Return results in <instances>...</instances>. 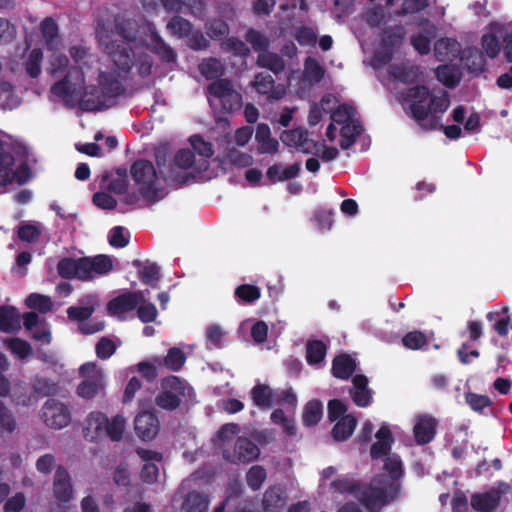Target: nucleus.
<instances>
[{
	"label": "nucleus",
	"mask_w": 512,
	"mask_h": 512,
	"mask_svg": "<svg viewBox=\"0 0 512 512\" xmlns=\"http://www.w3.org/2000/svg\"><path fill=\"white\" fill-rule=\"evenodd\" d=\"M437 79L447 88H455L460 82V76L451 66L444 64L436 69Z\"/></svg>",
	"instance_id": "nucleus-50"
},
{
	"label": "nucleus",
	"mask_w": 512,
	"mask_h": 512,
	"mask_svg": "<svg viewBox=\"0 0 512 512\" xmlns=\"http://www.w3.org/2000/svg\"><path fill=\"white\" fill-rule=\"evenodd\" d=\"M389 74L401 83L414 84L421 80L423 71L417 64L399 63L390 66Z\"/></svg>",
	"instance_id": "nucleus-17"
},
{
	"label": "nucleus",
	"mask_w": 512,
	"mask_h": 512,
	"mask_svg": "<svg viewBox=\"0 0 512 512\" xmlns=\"http://www.w3.org/2000/svg\"><path fill=\"white\" fill-rule=\"evenodd\" d=\"M186 45L194 51L206 50L210 46V41L205 37L200 29H191V34L186 36Z\"/></svg>",
	"instance_id": "nucleus-57"
},
{
	"label": "nucleus",
	"mask_w": 512,
	"mask_h": 512,
	"mask_svg": "<svg viewBox=\"0 0 512 512\" xmlns=\"http://www.w3.org/2000/svg\"><path fill=\"white\" fill-rule=\"evenodd\" d=\"M501 501V494L495 489L485 493H474L471 496V507L478 512H493Z\"/></svg>",
	"instance_id": "nucleus-21"
},
{
	"label": "nucleus",
	"mask_w": 512,
	"mask_h": 512,
	"mask_svg": "<svg viewBox=\"0 0 512 512\" xmlns=\"http://www.w3.org/2000/svg\"><path fill=\"white\" fill-rule=\"evenodd\" d=\"M437 420L430 415H419L413 427V434L418 445H426L436 435Z\"/></svg>",
	"instance_id": "nucleus-16"
},
{
	"label": "nucleus",
	"mask_w": 512,
	"mask_h": 512,
	"mask_svg": "<svg viewBox=\"0 0 512 512\" xmlns=\"http://www.w3.org/2000/svg\"><path fill=\"white\" fill-rule=\"evenodd\" d=\"M82 380L76 388L77 395L90 400L105 390V377L103 370L95 362H86L79 368Z\"/></svg>",
	"instance_id": "nucleus-9"
},
{
	"label": "nucleus",
	"mask_w": 512,
	"mask_h": 512,
	"mask_svg": "<svg viewBox=\"0 0 512 512\" xmlns=\"http://www.w3.org/2000/svg\"><path fill=\"white\" fill-rule=\"evenodd\" d=\"M40 31L47 44H52L58 37V25L51 17L45 18L40 23Z\"/></svg>",
	"instance_id": "nucleus-64"
},
{
	"label": "nucleus",
	"mask_w": 512,
	"mask_h": 512,
	"mask_svg": "<svg viewBox=\"0 0 512 512\" xmlns=\"http://www.w3.org/2000/svg\"><path fill=\"white\" fill-rule=\"evenodd\" d=\"M377 441L371 445L370 456L372 459L387 457L390 453L394 438L388 426L382 425L376 432Z\"/></svg>",
	"instance_id": "nucleus-20"
},
{
	"label": "nucleus",
	"mask_w": 512,
	"mask_h": 512,
	"mask_svg": "<svg viewBox=\"0 0 512 512\" xmlns=\"http://www.w3.org/2000/svg\"><path fill=\"white\" fill-rule=\"evenodd\" d=\"M26 305L30 309L39 311L40 313H48L53 309V302L49 296L31 293L25 300Z\"/></svg>",
	"instance_id": "nucleus-48"
},
{
	"label": "nucleus",
	"mask_w": 512,
	"mask_h": 512,
	"mask_svg": "<svg viewBox=\"0 0 512 512\" xmlns=\"http://www.w3.org/2000/svg\"><path fill=\"white\" fill-rule=\"evenodd\" d=\"M330 488L340 494H354L356 496L361 488V483L349 476H344L333 480Z\"/></svg>",
	"instance_id": "nucleus-41"
},
{
	"label": "nucleus",
	"mask_w": 512,
	"mask_h": 512,
	"mask_svg": "<svg viewBox=\"0 0 512 512\" xmlns=\"http://www.w3.org/2000/svg\"><path fill=\"white\" fill-rule=\"evenodd\" d=\"M460 52V43L452 38H440L434 44V55L440 62L453 61Z\"/></svg>",
	"instance_id": "nucleus-25"
},
{
	"label": "nucleus",
	"mask_w": 512,
	"mask_h": 512,
	"mask_svg": "<svg viewBox=\"0 0 512 512\" xmlns=\"http://www.w3.org/2000/svg\"><path fill=\"white\" fill-rule=\"evenodd\" d=\"M353 388L350 395L358 407H367L371 403L372 391L368 388V378L365 375L358 374L352 379Z\"/></svg>",
	"instance_id": "nucleus-23"
},
{
	"label": "nucleus",
	"mask_w": 512,
	"mask_h": 512,
	"mask_svg": "<svg viewBox=\"0 0 512 512\" xmlns=\"http://www.w3.org/2000/svg\"><path fill=\"white\" fill-rule=\"evenodd\" d=\"M33 390L37 395L53 397L60 393V386L48 378H37L33 385Z\"/></svg>",
	"instance_id": "nucleus-52"
},
{
	"label": "nucleus",
	"mask_w": 512,
	"mask_h": 512,
	"mask_svg": "<svg viewBox=\"0 0 512 512\" xmlns=\"http://www.w3.org/2000/svg\"><path fill=\"white\" fill-rule=\"evenodd\" d=\"M162 6L167 12H181L186 7L189 13L198 18L203 19L205 16L206 5L203 0H160Z\"/></svg>",
	"instance_id": "nucleus-19"
},
{
	"label": "nucleus",
	"mask_w": 512,
	"mask_h": 512,
	"mask_svg": "<svg viewBox=\"0 0 512 512\" xmlns=\"http://www.w3.org/2000/svg\"><path fill=\"white\" fill-rule=\"evenodd\" d=\"M323 416V404L318 399L308 401L303 409L302 422L307 427L316 426Z\"/></svg>",
	"instance_id": "nucleus-34"
},
{
	"label": "nucleus",
	"mask_w": 512,
	"mask_h": 512,
	"mask_svg": "<svg viewBox=\"0 0 512 512\" xmlns=\"http://www.w3.org/2000/svg\"><path fill=\"white\" fill-rule=\"evenodd\" d=\"M221 48L234 56L246 58L250 54L249 47L237 37H228L221 42Z\"/></svg>",
	"instance_id": "nucleus-51"
},
{
	"label": "nucleus",
	"mask_w": 512,
	"mask_h": 512,
	"mask_svg": "<svg viewBox=\"0 0 512 512\" xmlns=\"http://www.w3.org/2000/svg\"><path fill=\"white\" fill-rule=\"evenodd\" d=\"M429 99H420L418 101H413L409 105L412 117L419 122V124L425 130H434L436 128V120L435 117L431 118L429 121L425 122L429 116V107H428Z\"/></svg>",
	"instance_id": "nucleus-29"
},
{
	"label": "nucleus",
	"mask_w": 512,
	"mask_h": 512,
	"mask_svg": "<svg viewBox=\"0 0 512 512\" xmlns=\"http://www.w3.org/2000/svg\"><path fill=\"white\" fill-rule=\"evenodd\" d=\"M20 328L18 310L12 306H0V330L6 333Z\"/></svg>",
	"instance_id": "nucleus-35"
},
{
	"label": "nucleus",
	"mask_w": 512,
	"mask_h": 512,
	"mask_svg": "<svg viewBox=\"0 0 512 512\" xmlns=\"http://www.w3.org/2000/svg\"><path fill=\"white\" fill-rule=\"evenodd\" d=\"M327 352V347L321 340H312L306 346V360L309 364L321 363Z\"/></svg>",
	"instance_id": "nucleus-45"
},
{
	"label": "nucleus",
	"mask_w": 512,
	"mask_h": 512,
	"mask_svg": "<svg viewBox=\"0 0 512 512\" xmlns=\"http://www.w3.org/2000/svg\"><path fill=\"white\" fill-rule=\"evenodd\" d=\"M256 65L261 68H266L276 75L285 69L284 60L277 53L270 52L269 50L258 54Z\"/></svg>",
	"instance_id": "nucleus-36"
},
{
	"label": "nucleus",
	"mask_w": 512,
	"mask_h": 512,
	"mask_svg": "<svg viewBox=\"0 0 512 512\" xmlns=\"http://www.w3.org/2000/svg\"><path fill=\"white\" fill-rule=\"evenodd\" d=\"M361 131L362 126L358 121H350L343 124L340 129V147L343 150L349 149L356 142Z\"/></svg>",
	"instance_id": "nucleus-37"
},
{
	"label": "nucleus",
	"mask_w": 512,
	"mask_h": 512,
	"mask_svg": "<svg viewBox=\"0 0 512 512\" xmlns=\"http://www.w3.org/2000/svg\"><path fill=\"white\" fill-rule=\"evenodd\" d=\"M400 488V482L389 480L387 475L380 474L368 485H361L356 498L368 512H380L384 506L397 499Z\"/></svg>",
	"instance_id": "nucleus-4"
},
{
	"label": "nucleus",
	"mask_w": 512,
	"mask_h": 512,
	"mask_svg": "<svg viewBox=\"0 0 512 512\" xmlns=\"http://www.w3.org/2000/svg\"><path fill=\"white\" fill-rule=\"evenodd\" d=\"M234 296L238 302L250 304L261 297V290L256 285L241 284L234 290Z\"/></svg>",
	"instance_id": "nucleus-43"
},
{
	"label": "nucleus",
	"mask_w": 512,
	"mask_h": 512,
	"mask_svg": "<svg viewBox=\"0 0 512 512\" xmlns=\"http://www.w3.org/2000/svg\"><path fill=\"white\" fill-rule=\"evenodd\" d=\"M15 159L13 155H4L0 160V186H7L13 183L12 168Z\"/></svg>",
	"instance_id": "nucleus-60"
},
{
	"label": "nucleus",
	"mask_w": 512,
	"mask_h": 512,
	"mask_svg": "<svg viewBox=\"0 0 512 512\" xmlns=\"http://www.w3.org/2000/svg\"><path fill=\"white\" fill-rule=\"evenodd\" d=\"M465 400L470 408L475 412H482L485 408H488L493 404L492 400L488 396L474 392L465 393Z\"/></svg>",
	"instance_id": "nucleus-59"
},
{
	"label": "nucleus",
	"mask_w": 512,
	"mask_h": 512,
	"mask_svg": "<svg viewBox=\"0 0 512 512\" xmlns=\"http://www.w3.org/2000/svg\"><path fill=\"white\" fill-rule=\"evenodd\" d=\"M132 265L138 269V277L142 283L153 288L157 286L160 279V267L156 263H143L136 259L132 261Z\"/></svg>",
	"instance_id": "nucleus-26"
},
{
	"label": "nucleus",
	"mask_w": 512,
	"mask_h": 512,
	"mask_svg": "<svg viewBox=\"0 0 512 512\" xmlns=\"http://www.w3.org/2000/svg\"><path fill=\"white\" fill-rule=\"evenodd\" d=\"M162 362L168 370L177 372L184 366L186 355L180 348L171 347Z\"/></svg>",
	"instance_id": "nucleus-47"
},
{
	"label": "nucleus",
	"mask_w": 512,
	"mask_h": 512,
	"mask_svg": "<svg viewBox=\"0 0 512 512\" xmlns=\"http://www.w3.org/2000/svg\"><path fill=\"white\" fill-rule=\"evenodd\" d=\"M195 154L188 148L179 149L172 161H169L167 171H162V178L169 185L182 186L195 179L188 170L193 166Z\"/></svg>",
	"instance_id": "nucleus-7"
},
{
	"label": "nucleus",
	"mask_w": 512,
	"mask_h": 512,
	"mask_svg": "<svg viewBox=\"0 0 512 512\" xmlns=\"http://www.w3.org/2000/svg\"><path fill=\"white\" fill-rule=\"evenodd\" d=\"M73 75L80 82H83L82 71L77 67H73L68 70L63 79L52 85L51 93L64 99L66 102L79 101L80 108L83 111H101L111 106L109 104L110 100L101 87L95 85L87 86L82 95L80 84L72 83L70 80V77Z\"/></svg>",
	"instance_id": "nucleus-2"
},
{
	"label": "nucleus",
	"mask_w": 512,
	"mask_h": 512,
	"mask_svg": "<svg viewBox=\"0 0 512 512\" xmlns=\"http://www.w3.org/2000/svg\"><path fill=\"white\" fill-rule=\"evenodd\" d=\"M259 447L249 438L240 437L236 440L234 445V459L233 462L249 463L259 457Z\"/></svg>",
	"instance_id": "nucleus-22"
},
{
	"label": "nucleus",
	"mask_w": 512,
	"mask_h": 512,
	"mask_svg": "<svg viewBox=\"0 0 512 512\" xmlns=\"http://www.w3.org/2000/svg\"><path fill=\"white\" fill-rule=\"evenodd\" d=\"M8 347L11 352L20 359H26L32 355L31 345L27 341L20 338L10 339L8 342Z\"/></svg>",
	"instance_id": "nucleus-63"
},
{
	"label": "nucleus",
	"mask_w": 512,
	"mask_h": 512,
	"mask_svg": "<svg viewBox=\"0 0 512 512\" xmlns=\"http://www.w3.org/2000/svg\"><path fill=\"white\" fill-rule=\"evenodd\" d=\"M463 60L466 66L473 72L484 70L485 60L482 53L476 48H468L463 52Z\"/></svg>",
	"instance_id": "nucleus-54"
},
{
	"label": "nucleus",
	"mask_w": 512,
	"mask_h": 512,
	"mask_svg": "<svg viewBox=\"0 0 512 512\" xmlns=\"http://www.w3.org/2000/svg\"><path fill=\"white\" fill-rule=\"evenodd\" d=\"M41 233V227L38 223L22 222L17 228V237L27 243L37 242Z\"/></svg>",
	"instance_id": "nucleus-44"
},
{
	"label": "nucleus",
	"mask_w": 512,
	"mask_h": 512,
	"mask_svg": "<svg viewBox=\"0 0 512 512\" xmlns=\"http://www.w3.org/2000/svg\"><path fill=\"white\" fill-rule=\"evenodd\" d=\"M384 469L389 473V480L399 482L403 476V464L399 455L392 453L384 459Z\"/></svg>",
	"instance_id": "nucleus-53"
},
{
	"label": "nucleus",
	"mask_w": 512,
	"mask_h": 512,
	"mask_svg": "<svg viewBox=\"0 0 512 512\" xmlns=\"http://www.w3.org/2000/svg\"><path fill=\"white\" fill-rule=\"evenodd\" d=\"M250 395L254 405L262 410L270 409L274 405L275 391L266 384H256Z\"/></svg>",
	"instance_id": "nucleus-27"
},
{
	"label": "nucleus",
	"mask_w": 512,
	"mask_h": 512,
	"mask_svg": "<svg viewBox=\"0 0 512 512\" xmlns=\"http://www.w3.org/2000/svg\"><path fill=\"white\" fill-rule=\"evenodd\" d=\"M113 27L98 24L96 35L102 51L110 58L118 75L126 78L133 67L134 47L142 43L164 64H175L177 52L158 34L154 27H149V40L142 42L141 25L134 19L122 15L114 17Z\"/></svg>",
	"instance_id": "nucleus-1"
},
{
	"label": "nucleus",
	"mask_w": 512,
	"mask_h": 512,
	"mask_svg": "<svg viewBox=\"0 0 512 512\" xmlns=\"http://www.w3.org/2000/svg\"><path fill=\"white\" fill-rule=\"evenodd\" d=\"M244 38L245 41L251 45L253 51L258 54L268 51L270 47L269 38L255 28H249L246 31Z\"/></svg>",
	"instance_id": "nucleus-38"
},
{
	"label": "nucleus",
	"mask_w": 512,
	"mask_h": 512,
	"mask_svg": "<svg viewBox=\"0 0 512 512\" xmlns=\"http://www.w3.org/2000/svg\"><path fill=\"white\" fill-rule=\"evenodd\" d=\"M252 85L258 93L266 95L271 100H280L286 94L282 85L275 86V80L268 72L256 74Z\"/></svg>",
	"instance_id": "nucleus-14"
},
{
	"label": "nucleus",
	"mask_w": 512,
	"mask_h": 512,
	"mask_svg": "<svg viewBox=\"0 0 512 512\" xmlns=\"http://www.w3.org/2000/svg\"><path fill=\"white\" fill-rule=\"evenodd\" d=\"M403 345L411 350H418L427 343L426 335L421 331L408 332L402 338Z\"/></svg>",
	"instance_id": "nucleus-62"
},
{
	"label": "nucleus",
	"mask_w": 512,
	"mask_h": 512,
	"mask_svg": "<svg viewBox=\"0 0 512 512\" xmlns=\"http://www.w3.org/2000/svg\"><path fill=\"white\" fill-rule=\"evenodd\" d=\"M356 369L355 360L348 354H340L333 359L332 375L335 378L347 380Z\"/></svg>",
	"instance_id": "nucleus-28"
},
{
	"label": "nucleus",
	"mask_w": 512,
	"mask_h": 512,
	"mask_svg": "<svg viewBox=\"0 0 512 512\" xmlns=\"http://www.w3.org/2000/svg\"><path fill=\"white\" fill-rule=\"evenodd\" d=\"M44 423L52 429H62L71 422L69 407L55 398H49L41 409Z\"/></svg>",
	"instance_id": "nucleus-12"
},
{
	"label": "nucleus",
	"mask_w": 512,
	"mask_h": 512,
	"mask_svg": "<svg viewBox=\"0 0 512 512\" xmlns=\"http://www.w3.org/2000/svg\"><path fill=\"white\" fill-rule=\"evenodd\" d=\"M17 428L13 412L0 401V438L10 436Z\"/></svg>",
	"instance_id": "nucleus-39"
},
{
	"label": "nucleus",
	"mask_w": 512,
	"mask_h": 512,
	"mask_svg": "<svg viewBox=\"0 0 512 512\" xmlns=\"http://www.w3.org/2000/svg\"><path fill=\"white\" fill-rule=\"evenodd\" d=\"M255 140L258 143L259 154L274 155L278 152L279 142L271 137L270 127L265 123H259L256 127Z\"/></svg>",
	"instance_id": "nucleus-24"
},
{
	"label": "nucleus",
	"mask_w": 512,
	"mask_h": 512,
	"mask_svg": "<svg viewBox=\"0 0 512 512\" xmlns=\"http://www.w3.org/2000/svg\"><path fill=\"white\" fill-rule=\"evenodd\" d=\"M207 35L213 40H221L229 34L228 24L219 18L210 19L205 23Z\"/></svg>",
	"instance_id": "nucleus-49"
},
{
	"label": "nucleus",
	"mask_w": 512,
	"mask_h": 512,
	"mask_svg": "<svg viewBox=\"0 0 512 512\" xmlns=\"http://www.w3.org/2000/svg\"><path fill=\"white\" fill-rule=\"evenodd\" d=\"M53 493L59 502H69L73 497V488L68 471L59 466L56 469L53 481Z\"/></svg>",
	"instance_id": "nucleus-18"
},
{
	"label": "nucleus",
	"mask_w": 512,
	"mask_h": 512,
	"mask_svg": "<svg viewBox=\"0 0 512 512\" xmlns=\"http://www.w3.org/2000/svg\"><path fill=\"white\" fill-rule=\"evenodd\" d=\"M193 150L202 157L211 158L214 155V149L211 142L206 141L201 135L195 134L189 138Z\"/></svg>",
	"instance_id": "nucleus-58"
},
{
	"label": "nucleus",
	"mask_w": 512,
	"mask_h": 512,
	"mask_svg": "<svg viewBox=\"0 0 512 512\" xmlns=\"http://www.w3.org/2000/svg\"><path fill=\"white\" fill-rule=\"evenodd\" d=\"M266 477L267 472L265 468L260 465H254L246 473V482L251 490L257 491L263 485Z\"/></svg>",
	"instance_id": "nucleus-55"
},
{
	"label": "nucleus",
	"mask_w": 512,
	"mask_h": 512,
	"mask_svg": "<svg viewBox=\"0 0 512 512\" xmlns=\"http://www.w3.org/2000/svg\"><path fill=\"white\" fill-rule=\"evenodd\" d=\"M209 497L203 493L189 492L182 503L185 512H207L209 507Z\"/></svg>",
	"instance_id": "nucleus-32"
},
{
	"label": "nucleus",
	"mask_w": 512,
	"mask_h": 512,
	"mask_svg": "<svg viewBox=\"0 0 512 512\" xmlns=\"http://www.w3.org/2000/svg\"><path fill=\"white\" fill-rule=\"evenodd\" d=\"M357 425V420L353 415H346L337 420L331 430L334 441L343 442L348 440L353 434Z\"/></svg>",
	"instance_id": "nucleus-30"
},
{
	"label": "nucleus",
	"mask_w": 512,
	"mask_h": 512,
	"mask_svg": "<svg viewBox=\"0 0 512 512\" xmlns=\"http://www.w3.org/2000/svg\"><path fill=\"white\" fill-rule=\"evenodd\" d=\"M130 174L142 197L151 202L163 198V188L157 182V171L151 161L136 160L130 167Z\"/></svg>",
	"instance_id": "nucleus-6"
},
{
	"label": "nucleus",
	"mask_w": 512,
	"mask_h": 512,
	"mask_svg": "<svg viewBox=\"0 0 512 512\" xmlns=\"http://www.w3.org/2000/svg\"><path fill=\"white\" fill-rule=\"evenodd\" d=\"M100 87L110 101L124 92V87L120 80L110 73L101 72L99 74Z\"/></svg>",
	"instance_id": "nucleus-33"
},
{
	"label": "nucleus",
	"mask_w": 512,
	"mask_h": 512,
	"mask_svg": "<svg viewBox=\"0 0 512 512\" xmlns=\"http://www.w3.org/2000/svg\"><path fill=\"white\" fill-rule=\"evenodd\" d=\"M226 157L229 163L239 168H246L253 164V157L248 154L231 148L227 151Z\"/></svg>",
	"instance_id": "nucleus-61"
},
{
	"label": "nucleus",
	"mask_w": 512,
	"mask_h": 512,
	"mask_svg": "<svg viewBox=\"0 0 512 512\" xmlns=\"http://www.w3.org/2000/svg\"><path fill=\"white\" fill-rule=\"evenodd\" d=\"M325 74L324 68L312 57L306 58L304 62V76L311 84L319 83Z\"/></svg>",
	"instance_id": "nucleus-46"
},
{
	"label": "nucleus",
	"mask_w": 512,
	"mask_h": 512,
	"mask_svg": "<svg viewBox=\"0 0 512 512\" xmlns=\"http://www.w3.org/2000/svg\"><path fill=\"white\" fill-rule=\"evenodd\" d=\"M284 504L285 498L280 486L274 485L266 489L262 499V506L265 512H277Z\"/></svg>",
	"instance_id": "nucleus-31"
},
{
	"label": "nucleus",
	"mask_w": 512,
	"mask_h": 512,
	"mask_svg": "<svg viewBox=\"0 0 512 512\" xmlns=\"http://www.w3.org/2000/svg\"><path fill=\"white\" fill-rule=\"evenodd\" d=\"M144 301L142 291H127L111 299L107 303V311L110 315L123 319L125 313L135 310Z\"/></svg>",
	"instance_id": "nucleus-13"
},
{
	"label": "nucleus",
	"mask_w": 512,
	"mask_h": 512,
	"mask_svg": "<svg viewBox=\"0 0 512 512\" xmlns=\"http://www.w3.org/2000/svg\"><path fill=\"white\" fill-rule=\"evenodd\" d=\"M404 35V29L400 25L388 26L382 30L379 49L375 54L380 64L387 65L391 62L395 50L403 43Z\"/></svg>",
	"instance_id": "nucleus-11"
},
{
	"label": "nucleus",
	"mask_w": 512,
	"mask_h": 512,
	"mask_svg": "<svg viewBox=\"0 0 512 512\" xmlns=\"http://www.w3.org/2000/svg\"><path fill=\"white\" fill-rule=\"evenodd\" d=\"M80 306L67 308V317L71 321L79 322L78 329L84 335H91L104 329V322H87L95 311L96 298L87 295L80 300Z\"/></svg>",
	"instance_id": "nucleus-10"
},
{
	"label": "nucleus",
	"mask_w": 512,
	"mask_h": 512,
	"mask_svg": "<svg viewBox=\"0 0 512 512\" xmlns=\"http://www.w3.org/2000/svg\"><path fill=\"white\" fill-rule=\"evenodd\" d=\"M113 269L110 256L98 254L94 257H64L57 263V272L64 279L89 281L94 275H106Z\"/></svg>",
	"instance_id": "nucleus-3"
},
{
	"label": "nucleus",
	"mask_w": 512,
	"mask_h": 512,
	"mask_svg": "<svg viewBox=\"0 0 512 512\" xmlns=\"http://www.w3.org/2000/svg\"><path fill=\"white\" fill-rule=\"evenodd\" d=\"M166 28L172 36L185 39L186 36L191 34L193 25L189 20L176 15L170 18V20L167 22Z\"/></svg>",
	"instance_id": "nucleus-40"
},
{
	"label": "nucleus",
	"mask_w": 512,
	"mask_h": 512,
	"mask_svg": "<svg viewBox=\"0 0 512 512\" xmlns=\"http://www.w3.org/2000/svg\"><path fill=\"white\" fill-rule=\"evenodd\" d=\"M199 71L207 80H218L223 73V66L217 58L204 59L199 64Z\"/></svg>",
	"instance_id": "nucleus-42"
},
{
	"label": "nucleus",
	"mask_w": 512,
	"mask_h": 512,
	"mask_svg": "<svg viewBox=\"0 0 512 512\" xmlns=\"http://www.w3.org/2000/svg\"><path fill=\"white\" fill-rule=\"evenodd\" d=\"M208 100L213 105L218 101L222 111L232 113L242 107V95L234 88L230 79H218L207 86Z\"/></svg>",
	"instance_id": "nucleus-8"
},
{
	"label": "nucleus",
	"mask_w": 512,
	"mask_h": 512,
	"mask_svg": "<svg viewBox=\"0 0 512 512\" xmlns=\"http://www.w3.org/2000/svg\"><path fill=\"white\" fill-rule=\"evenodd\" d=\"M134 429L143 441L154 439L159 431V420L154 413L141 412L134 420Z\"/></svg>",
	"instance_id": "nucleus-15"
},
{
	"label": "nucleus",
	"mask_w": 512,
	"mask_h": 512,
	"mask_svg": "<svg viewBox=\"0 0 512 512\" xmlns=\"http://www.w3.org/2000/svg\"><path fill=\"white\" fill-rule=\"evenodd\" d=\"M155 403L162 409L172 411L180 406L181 398L173 391H162L156 396Z\"/></svg>",
	"instance_id": "nucleus-56"
},
{
	"label": "nucleus",
	"mask_w": 512,
	"mask_h": 512,
	"mask_svg": "<svg viewBox=\"0 0 512 512\" xmlns=\"http://www.w3.org/2000/svg\"><path fill=\"white\" fill-rule=\"evenodd\" d=\"M125 424L126 420L122 415H116L110 420L106 414L93 411L85 420L83 434L90 442L96 443L106 438L119 442L123 437Z\"/></svg>",
	"instance_id": "nucleus-5"
}]
</instances>
